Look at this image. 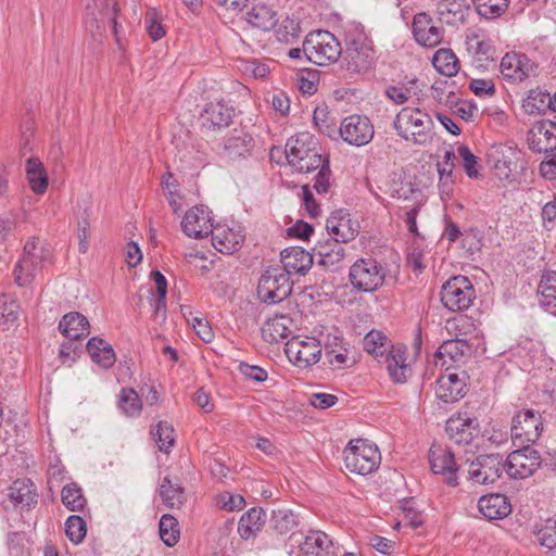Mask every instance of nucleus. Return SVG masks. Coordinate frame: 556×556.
I'll return each instance as SVG.
<instances>
[{"instance_id": "obj_59", "label": "nucleus", "mask_w": 556, "mask_h": 556, "mask_svg": "<svg viewBox=\"0 0 556 556\" xmlns=\"http://www.w3.org/2000/svg\"><path fill=\"white\" fill-rule=\"evenodd\" d=\"M238 67L245 76L255 79L265 78L270 72L267 63L256 59L240 60Z\"/></svg>"}, {"instance_id": "obj_27", "label": "nucleus", "mask_w": 556, "mask_h": 556, "mask_svg": "<svg viewBox=\"0 0 556 556\" xmlns=\"http://www.w3.org/2000/svg\"><path fill=\"white\" fill-rule=\"evenodd\" d=\"M465 46L477 61L493 60L494 48L492 41L480 28H468L465 33Z\"/></svg>"}, {"instance_id": "obj_4", "label": "nucleus", "mask_w": 556, "mask_h": 556, "mask_svg": "<svg viewBox=\"0 0 556 556\" xmlns=\"http://www.w3.org/2000/svg\"><path fill=\"white\" fill-rule=\"evenodd\" d=\"M348 68L354 72L368 70L375 59L372 41L359 24H351L345 29Z\"/></svg>"}, {"instance_id": "obj_16", "label": "nucleus", "mask_w": 556, "mask_h": 556, "mask_svg": "<svg viewBox=\"0 0 556 556\" xmlns=\"http://www.w3.org/2000/svg\"><path fill=\"white\" fill-rule=\"evenodd\" d=\"M213 247L224 254H232L238 251L244 240V232L241 225L232 223L217 224L211 232Z\"/></svg>"}, {"instance_id": "obj_5", "label": "nucleus", "mask_w": 556, "mask_h": 556, "mask_svg": "<svg viewBox=\"0 0 556 556\" xmlns=\"http://www.w3.org/2000/svg\"><path fill=\"white\" fill-rule=\"evenodd\" d=\"M486 157L495 176L501 180H511L523 168V153L513 141L492 144Z\"/></svg>"}, {"instance_id": "obj_32", "label": "nucleus", "mask_w": 556, "mask_h": 556, "mask_svg": "<svg viewBox=\"0 0 556 556\" xmlns=\"http://www.w3.org/2000/svg\"><path fill=\"white\" fill-rule=\"evenodd\" d=\"M293 320L287 315L269 318L262 327V338L268 343H278L292 333Z\"/></svg>"}, {"instance_id": "obj_44", "label": "nucleus", "mask_w": 556, "mask_h": 556, "mask_svg": "<svg viewBox=\"0 0 556 556\" xmlns=\"http://www.w3.org/2000/svg\"><path fill=\"white\" fill-rule=\"evenodd\" d=\"M247 21L255 28L269 30L276 25V13L265 4H257L247 13Z\"/></svg>"}, {"instance_id": "obj_48", "label": "nucleus", "mask_w": 556, "mask_h": 556, "mask_svg": "<svg viewBox=\"0 0 556 556\" xmlns=\"http://www.w3.org/2000/svg\"><path fill=\"white\" fill-rule=\"evenodd\" d=\"M299 517L291 509L273 510L270 526L279 534L289 533L299 526Z\"/></svg>"}, {"instance_id": "obj_9", "label": "nucleus", "mask_w": 556, "mask_h": 556, "mask_svg": "<svg viewBox=\"0 0 556 556\" xmlns=\"http://www.w3.org/2000/svg\"><path fill=\"white\" fill-rule=\"evenodd\" d=\"M292 286L288 273L281 267H269L260 278L257 296L264 303H280L291 294Z\"/></svg>"}, {"instance_id": "obj_24", "label": "nucleus", "mask_w": 556, "mask_h": 556, "mask_svg": "<svg viewBox=\"0 0 556 556\" xmlns=\"http://www.w3.org/2000/svg\"><path fill=\"white\" fill-rule=\"evenodd\" d=\"M465 374L445 372L437 380L435 394L444 403H454L465 395Z\"/></svg>"}, {"instance_id": "obj_54", "label": "nucleus", "mask_w": 556, "mask_h": 556, "mask_svg": "<svg viewBox=\"0 0 556 556\" xmlns=\"http://www.w3.org/2000/svg\"><path fill=\"white\" fill-rule=\"evenodd\" d=\"M20 315V306L13 299H9L7 295H0V325L3 327L13 326Z\"/></svg>"}, {"instance_id": "obj_62", "label": "nucleus", "mask_w": 556, "mask_h": 556, "mask_svg": "<svg viewBox=\"0 0 556 556\" xmlns=\"http://www.w3.org/2000/svg\"><path fill=\"white\" fill-rule=\"evenodd\" d=\"M216 505L226 511L241 510L245 506L242 495L231 492H223L216 497Z\"/></svg>"}, {"instance_id": "obj_63", "label": "nucleus", "mask_w": 556, "mask_h": 556, "mask_svg": "<svg viewBox=\"0 0 556 556\" xmlns=\"http://www.w3.org/2000/svg\"><path fill=\"white\" fill-rule=\"evenodd\" d=\"M317 169H319V172L315 177L314 189L318 193H327L331 186V169L329 159L326 157Z\"/></svg>"}, {"instance_id": "obj_52", "label": "nucleus", "mask_w": 556, "mask_h": 556, "mask_svg": "<svg viewBox=\"0 0 556 556\" xmlns=\"http://www.w3.org/2000/svg\"><path fill=\"white\" fill-rule=\"evenodd\" d=\"M477 13L489 20L497 18L503 15L509 5V0H472Z\"/></svg>"}, {"instance_id": "obj_12", "label": "nucleus", "mask_w": 556, "mask_h": 556, "mask_svg": "<svg viewBox=\"0 0 556 556\" xmlns=\"http://www.w3.org/2000/svg\"><path fill=\"white\" fill-rule=\"evenodd\" d=\"M518 447L507 456L503 466L510 478L526 479L538 470L542 459L539 452L531 445Z\"/></svg>"}, {"instance_id": "obj_39", "label": "nucleus", "mask_w": 556, "mask_h": 556, "mask_svg": "<svg viewBox=\"0 0 556 556\" xmlns=\"http://www.w3.org/2000/svg\"><path fill=\"white\" fill-rule=\"evenodd\" d=\"M26 178L34 193L43 194L47 191L48 176L39 159L30 157L27 160Z\"/></svg>"}, {"instance_id": "obj_30", "label": "nucleus", "mask_w": 556, "mask_h": 556, "mask_svg": "<svg viewBox=\"0 0 556 556\" xmlns=\"http://www.w3.org/2000/svg\"><path fill=\"white\" fill-rule=\"evenodd\" d=\"M435 7L440 21L451 26L464 24L469 11L466 0H438Z\"/></svg>"}, {"instance_id": "obj_3", "label": "nucleus", "mask_w": 556, "mask_h": 556, "mask_svg": "<svg viewBox=\"0 0 556 556\" xmlns=\"http://www.w3.org/2000/svg\"><path fill=\"white\" fill-rule=\"evenodd\" d=\"M51 262L50 250L40 244L39 239H28L24 245L23 254L14 267V279L18 287H26L36 278L37 274Z\"/></svg>"}, {"instance_id": "obj_61", "label": "nucleus", "mask_w": 556, "mask_h": 556, "mask_svg": "<svg viewBox=\"0 0 556 556\" xmlns=\"http://www.w3.org/2000/svg\"><path fill=\"white\" fill-rule=\"evenodd\" d=\"M386 340L387 338L380 331L371 330L364 337L363 345L366 352L379 356L386 352Z\"/></svg>"}, {"instance_id": "obj_28", "label": "nucleus", "mask_w": 556, "mask_h": 556, "mask_svg": "<svg viewBox=\"0 0 556 556\" xmlns=\"http://www.w3.org/2000/svg\"><path fill=\"white\" fill-rule=\"evenodd\" d=\"M233 116V109L223 101L210 102L201 114L202 125L208 129L227 127Z\"/></svg>"}, {"instance_id": "obj_21", "label": "nucleus", "mask_w": 556, "mask_h": 556, "mask_svg": "<svg viewBox=\"0 0 556 556\" xmlns=\"http://www.w3.org/2000/svg\"><path fill=\"white\" fill-rule=\"evenodd\" d=\"M4 495L14 508L30 510L38 503L36 485L29 479H17L10 484Z\"/></svg>"}, {"instance_id": "obj_53", "label": "nucleus", "mask_w": 556, "mask_h": 556, "mask_svg": "<svg viewBox=\"0 0 556 556\" xmlns=\"http://www.w3.org/2000/svg\"><path fill=\"white\" fill-rule=\"evenodd\" d=\"M252 138L247 134L231 136L225 140L224 153L229 159L244 155L249 151Z\"/></svg>"}, {"instance_id": "obj_6", "label": "nucleus", "mask_w": 556, "mask_h": 556, "mask_svg": "<svg viewBox=\"0 0 556 556\" xmlns=\"http://www.w3.org/2000/svg\"><path fill=\"white\" fill-rule=\"evenodd\" d=\"M343 455L345 467L362 476L374 472L381 463L378 446L365 439L351 440Z\"/></svg>"}, {"instance_id": "obj_29", "label": "nucleus", "mask_w": 556, "mask_h": 556, "mask_svg": "<svg viewBox=\"0 0 556 556\" xmlns=\"http://www.w3.org/2000/svg\"><path fill=\"white\" fill-rule=\"evenodd\" d=\"M479 511L490 520L507 517L511 513V505L506 495L492 493L483 495L478 502Z\"/></svg>"}, {"instance_id": "obj_45", "label": "nucleus", "mask_w": 556, "mask_h": 556, "mask_svg": "<svg viewBox=\"0 0 556 556\" xmlns=\"http://www.w3.org/2000/svg\"><path fill=\"white\" fill-rule=\"evenodd\" d=\"M432 64L439 73L447 77L455 76L459 70L458 59L451 49L438 50L432 58Z\"/></svg>"}, {"instance_id": "obj_38", "label": "nucleus", "mask_w": 556, "mask_h": 556, "mask_svg": "<svg viewBox=\"0 0 556 556\" xmlns=\"http://www.w3.org/2000/svg\"><path fill=\"white\" fill-rule=\"evenodd\" d=\"M388 371L393 381L403 383L406 381L410 369L406 363L405 350L393 348L386 358Z\"/></svg>"}, {"instance_id": "obj_41", "label": "nucleus", "mask_w": 556, "mask_h": 556, "mask_svg": "<svg viewBox=\"0 0 556 556\" xmlns=\"http://www.w3.org/2000/svg\"><path fill=\"white\" fill-rule=\"evenodd\" d=\"M87 351L91 359L103 368H110L115 363L114 350L100 338H91L87 343Z\"/></svg>"}, {"instance_id": "obj_47", "label": "nucleus", "mask_w": 556, "mask_h": 556, "mask_svg": "<svg viewBox=\"0 0 556 556\" xmlns=\"http://www.w3.org/2000/svg\"><path fill=\"white\" fill-rule=\"evenodd\" d=\"M522 108L526 113L531 115L544 114L546 110H552L551 94L541 90H530Z\"/></svg>"}, {"instance_id": "obj_13", "label": "nucleus", "mask_w": 556, "mask_h": 556, "mask_svg": "<svg viewBox=\"0 0 556 556\" xmlns=\"http://www.w3.org/2000/svg\"><path fill=\"white\" fill-rule=\"evenodd\" d=\"M337 132L344 142L358 148L372 140L375 129L368 117L353 114L341 122Z\"/></svg>"}, {"instance_id": "obj_7", "label": "nucleus", "mask_w": 556, "mask_h": 556, "mask_svg": "<svg viewBox=\"0 0 556 556\" xmlns=\"http://www.w3.org/2000/svg\"><path fill=\"white\" fill-rule=\"evenodd\" d=\"M387 278V268L377 260L363 257L355 261L349 270V281L358 292L371 293L381 288Z\"/></svg>"}, {"instance_id": "obj_25", "label": "nucleus", "mask_w": 556, "mask_h": 556, "mask_svg": "<svg viewBox=\"0 0 556 556\" xmlns=\"http://www.w3.org/2000/svg\"><path fill=\"white\" fill-rule=\"evenodd\" d=\"M501 74L507 80L522 81L533 71V63L526 54L506 53L501 61Z\"/></svg>"}, {"instance_id": "obj_14", "label": "nucleus", "mask_w": 556, "mask_h": 556, "mask_svg": "<svg viewBox=\"0 0 556 556\" xmlns=\"http://www.w3.org/2000/svg\"><path fill=\"white\" fill-rule=\"evenodd\" d=\"M504 469L502 457L497 454L479 455L468 465V479L479 485L494 483Z\"/></svg>"}, {"instance_id": "obj_55", "label": "nucleus", "mask_w": 556, "mask_h": 556, "mask_svg": "<svg viewBox=\"0 0 556 556\" xmlns=\"http://www.w3.org/2000/svg\"><path fill=\"white\" fill-rule=\"evenodd\" d=\"M152 434L159 445L160 451L168 453L169 450L174 446V428L167 421H160L156 425L155 430L152 431Z\"/></svg>"}, {"instance_id": "obj_57", "label": "nucleus", "mask_w": 556, "mask_h": 556, "mask_svg": "<svg viewBox=\"0 0 556 556\" xmlns=\"http://www.w3.org/2000/svg\"><path fill=\"white\" fill-rule=\"evenodd\" d=\"M65 533L71 542L79 544L87 534L86 521L80 516H70L65 522Z\"/></svg>"}, {"instance_id": "obj_22", "label": "nucleus", "mask_w": 556, "mask_h": 556, "mask_svg": "<svg viewBox=\"0 0 556 556\" xmlns=\"http://www.w3.org/2000/svg\"><path fill=\"white\" fill-rule=\"evenodd\" d=\"M337 549L331 538L320 530H309L299 541L298 556H336Z\"/></svg>"}, {"instance_id": "obj_20", "label": "nucleus", "mask_w": 556, "mask_h": 556, "mask_svg": "<svg viewBox=\"0 0 556 556\" xmlns=\"http://www.w3.org/2000/svg\"><path fill=\"white\" fill-rule=\"evenodd\" d=\"M181 227L188 237L201 239L210 235L215 226L212 224L208 208L201 205L194 206L186 213Z\"/></svg>"}, {"instance_id": "obj_37", "label": "nucleus", "mask_w": 556, "mask_h": 556, "mask_svg": "<svg viewBox=\"0 0 556 556\" xmlns=\"http://www.w3.org/2000/svg\"><path fill=\"white\" fill-rule=\"evenodd\" d=\"M471 346L468 342H466V338H458V339H447L445 340L439 348L438 352L435 353V357L438 359H442V366L446 364V359L454 363H459L463 361V358L470 354Z\"/></svg>"}, {"instance_id": "obj_8", "label": "nucleus", "mask_w": 556, "mask_h": 556, "mask_svg": "<svg viewBox=\"0 0 556 556\" xmlns=\"http://www.w3.org/2000/svg\"><path fill=\"white\" fill-rule=\"evenodd\" d=\"M304 54L312 63L325 66L340 58L342 48L333 34L328 30H317L306 36Z\"/></svg>"}, {"instance_id": "obj_34", "label": "nucleus", "mask_w": 556, "mask_h": 556, "mask_svg": "<svg viewBox=\"0 0 556 556\" xmlns=\"http://www.w3.org/2000/svg\"><path fill=\"white\" fill-rule=\"evenodd\" d=\"M59 329L70 341H77L89 334V321L83 314L72 312L62 317Z\"/></svg>"}, {"instance_id": "obj_50", "label": "nucleus", "mask_w": 556, "mask_h": 556, "mask_svg": "<svg viewBox=\"0 0 556 556\" xmlns=\"http://www.w3.org/2000/svg\"><path fill=\"white\" fill-rule=\"evenodd\" d=\"M61 500L63 505L72 511H80L87 504L81 488L75 482L63 486Z\"/></svg>"}, {"instance_id": "obj_23", "label": "nucleus", "mask_w": 556, "mask_h": 556, "mask_svg": "<svg viewBox=\"0 0 556 556\" xmlns=\"http://www.w3.org/2000/svg\"><path fill=\"white\" fill-rule=\"evenodd\" d=\"M412 28L414 38L420 46L432 48L443 40V28L435 26L431 16L425 12L414 16Z\"/></svg>"}, {"instance_id": "obj_60", "label": "nucleus", "mask_w": 556, "mask_h": 556, "mask_svg": "<svg viewBox=\"0 0 556 556\" xmlns=\"http://www.w3.org/2000/svg\"><path fill=\"white\" fill-rule=\"evenodd\" d=\"M536 538L541 546L547 549L556 548V519H547L536 531Z\"/></svg>"}, {"instance_id": "obj_18", "label": "nucleus", "mask_w": 556, "mask_h": 556, "mask_svg": "<svg viewBox=\"0 0 556 556\" xmlns=\"http://www.w3.org/2000/svg\"><path fill=\"white\" fill-rule=\"evenodd\" d=\"M445 430L456 444H469L479 434V424L476 417L459 413L446 421Z\"/></svg>"}, {"instance_id": "obj_19", "label": "nucleus", "mask_w": 556, "mask_h": 556, "mask_svg": "<svg viewBox=\"0 0 556 556\" xmlns=\"http://www.w3.org/2000/svg\"><path fill=\"white\" fill-rule=\"evenodd\" d=\"M429 463L432 472L442 475L448 485L456 486L458 484L455 456L450 450L432 446L429 450Z\"/></svg>"}, {"instance_id": "obj_51", "label": "nucleus", "mask_w": 556, "mask_h": 556, "mask_svg": "<svg viewBox=\"0 0 556 556\" xmlns=\"http://www.w3.org/2000/svg\"><path fill=\"white\" fill-rule=\"evenodd\" d=\"M159 533L166 546L172 547L176 545L180 538L178 520L169 514L163 515L159 525Z\"/></svg>"}, {"instance_id": "obj_10", "label": "nucleus", "mask_w": 556, "mask_h": 556, "mask_svg": "<svg viewBox=\"0 0 556 556\" xmlns=\"http://www.w3.org/2000/svg\"><path fill=\"white\" fill-rule=\"evenodd\" d=\"M440 299L448 311L462 312L470 307L476 299V291L467 277L458 275L442 286Z\"/></svg>"}, {"instance_id": "obj_1", "label": "nucleus", "mask_w": 556, "mask_h": 556, "mask_svg": "<svg viewBox=\"0 0 556 556\" xmlns=\"http://www.w3.org/2000/svg\"><path fill=\"white\" fill-rule=\"evenodd\" d=\"M286 157L296 172L311 173L317 169L327 156L321 154V147L314 135L300 132L288 139Z\"/></svg>"}, {"instance_id": "obj_33", "label": "nucleus", "mask_w": 556, "mask_h": 556, "mask_svg": "<svg viewBox=\"0 0 556 556\" xmlns=\"http://www.w3.org/2000/svg\"><path fill=\"white\" fill-rule=\"evenodd\" d=\"M531 149L539 153L556 151V124L554 122L543 121L536 125Z\"/></svg>"}, {"instance_id": "obj_46", "label": "nucleus", "mask_w": 556, "mask_h": 556, "mask_svg": "<svg viewBox=\"0 0 556 556\" xmlns=\"http://www.w3.org/2000/svg\"><path fill=\"white\" fill-rule=\"evenodd\" d=\"M160 496L163 503L172 509L180 508L186 501L184 488L178 483H173L168 478H164L160 486Z\"/></svg>"}, {"instance_id": "obj_64", "label": "nucleus", "mask_w": 556, "mask_h": 556, "mask_svg": "<svg viewBox=\"0 0 556 556\" xmlns=\"http://www.w3.org/2000/svg\"><path fill=\"white\" fill-rule=\"evenodd\" d=\"M457 153L463 160L464 169L467 176L470 178H476L479 174L477 156H475L470 149L465 144H462L457 148Z\"/></svg>"}, {"instance_id": "obj_11", "label": "nucleus", "mask_w": 556, "mask_h": 556, "mask_svg": "<svg viewBox=\"0 0 556 556\" xmlns=\"http://www.w3.org/2000/svg\"><path fill=\"white\" fill-rule=\"evenodd\" d=\"M511 440L516 446L532 445L543 431L542 416L534 409L517 412L511 420Z\"/></svg>"}, {"instance_id": "obj_31", "label": "nucleus", "mask_w": 556, "mask_h": 556, "mask_svg": "<svg viewBox=\"0 0 556 556\" xmlns=\"http://www.w3.org/2000/svg\"><path fill=\"white\" fill-rule=\"evenodd\" d=\"M94 7L99 10L102 20L108 18L114 39L119 48H123V41L126 37V30L122 22L118 21L119 9L116 0H92Z\"/></svg>"}, {"instance_id": "obj_49", "label": "nucleus", "mask_w": 556, "mask_h": 556, "mask_svg": "<svg viewBox=\"0 0 556 556\" xmlns=\"http://www.w3.org/2000/svg\"><path fill=\"white\" fill-rule=\"evenodd\" d=\"M118 408L127 417H138L142 410V401L131 388H123L118 395Z\"/></svg>"}, {"instance_id": "obj_26", "label": "nucleus", "mask_w": 556, "mask_h": 556, "mask_svg": "<svg viewBox=\"0 0 556 556\" xmlns=\"http://www.w3.org/2000/svg\"><path fill=\"white\" fill-rule=\"evenodd\" d=\"M281 263L288 276L292 274L305 275L313 265V255L300 247H290L281 251Z\"/></svg>"}, {"instance_id": "obj_56", "label": "nucleus", "mask_w": 556, "mask_h": 556, "mask_svg": "<svg viewBox=\"0 0 556 556\" xmlns=\"http://www.w3.org/2000/svg\"><path fill=\"white\" fill-rule=\"evenodd\" d=\"M313 122L320 132L334 138L337 135V125L333 122L326 106L316 108L313 114Z\"/></svg>"}, {"instance_id": "obj_15", "label": "nucleus", "mask_w": 556, "mask_h": 556, "mask_svg": "<svg viewBox=\"0 0 556 556\" xmlns=\"http://www.w3.org/2000/svg\"><path fill=\"white\" fill-rule=\"evenodd\" d=\"M285 352L298 367L307 368L320 359L321 348L315 338H292L286 343Z\"/></svg>"}, {"instance_id": "obj_17", "label": "nucleus", "mask_w": 556, "mask_h": 556, "mask_svg": "<svg viewBox=\"0 0 556 556\" xmlns=\"http://www.w3.org/2000/svg\"><path fill=\"white\" fill-rule=\"evenodd\" d=\"M326 229L332 240L341 244L355 239L359 232V224L346 211L339 210L327 218Z\"/></svg>"}, {"instance_id": "obj_36", "label": "nucleus", "mask_w": 556, "mask_h": 556, "mask_svg": "<svg viewBox=\"0 0 556 556\" xmlns=\"http://www.w3.org/2000/svg\"><path fill=\"white\" fill-rule=\"evenodd\" d=\"M266 521L265 511L260 507H253L244 513L238 523V533L241 539L249 540L262 531Z\"/></svg>"}, {"instance_id": "obj_40", "label": "nucleus", "mask_w": 556, "mask_h": 556, "mask_svg": "<svg viewBox=\"0 0 556 556\" xmlns=\"http://www.w3.org/2000/svg\"><path fill=\"white\" fill-rule=\"evenodd\" d=\"M318 265L326 269H334L344 258V248L332 240L331 242L320 243L316 248Z\"/></svg>"}, {"instance_id": "obj_42", "label": "nucleus", "mask_w": 556, "mask_h": 556, "mask_svg": "<svg viewBox=\"0 0 556 556\" xmlns=\"http://www.w3.org/2000/svg\"><path fill=\"white\" fill-rule=\"evenodd\" d=\"M538 293L541 306L546 309L556 308V271L547 270L542 274Z\"/></svg>"}, {"instance_id": "obj_35", "label": "nucleus", "mask_w": 556, "mask_h": 556, "mask_svg": "<svg viewBox=\"0 0 556 556\" xmlns=\"http://www.w3.org/2000/svg\"><path fill=\"white\" fill-rule=\"evenodd\" d=\"M350 353V344L337 334H327L325 341V356L331 366L342 368L345 366L348 355Z\"/></svg>"}, {"instance_id": "obj_2", "label": "nucleus", "mask_w": 556, "mask_h": 556, "mask_svg": "<svg viewBox=\"0 0 556 556\" xmlns=\"http://www.w3.org/2000/svg\"><path fill=\"white\" fill-rule=\"evenodd\" d=\"M432 127L430 115L418 108H403L393 121L396 134L417 146H427L432 141Z\"/></svg>"}, {"instance_id": "obj_43", "label": "nucleus", "mask_w": 556, "mask_h": 556, "mask_svg": "<svg viewBox=\"0 0 556 556\" xmlns=\"http://www.w3.org/2000/svg\"><path fill=\"white\" fill-rule=\"evenodd\" d=\"M445 329L453 339L466 338V342L477 331L475 320L467 315H459L450 318L445 323Z\"/></svg>"}, {"instance_id": "obj_58", "label": "nucleus", "mask_w": 556, "mask_h": 556, "mask_svg": "<svg viewBox=\"0 0 556 556\" xmlns=\"http://www.w3.org/2000/svg\"><path fill=\"white\" fill-rule=\"evenodd\" d=\"M144 27L153 41L162 39L166 31L161 22V16L155 9H149L144 15Z\"/></svg>"}]
</instances>
